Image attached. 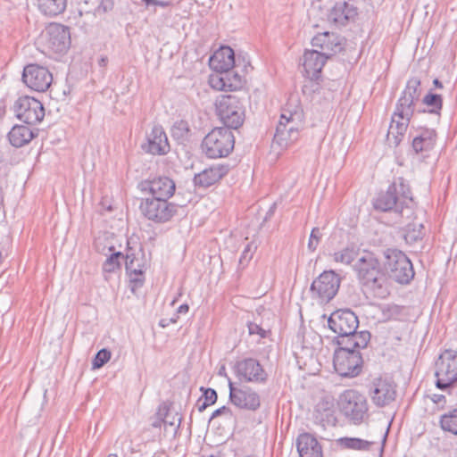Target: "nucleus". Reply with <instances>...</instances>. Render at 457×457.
Segmentation results:
<instances>
[{
    "instance_id": "c85d7f7f",
    "label": "nucleus",
    "mask_w": 457,
    "mask_h": 457,
    "mask_svg": "<svg viewBox=\"0 0 457 457\" xmlns=\"http://www.w3.org/2000/svg\"><path fill=\"white\" fill-rule=\"evenodd\" d=\"M235 53L230 46H222L210 58V66L216 73L226 71L236 66Z\"/></svg>"
},
{
    "instance_id": "393cba45",
    "label": "nucleus",
    "mask_w": 457,
    "mask_h": 457,
    "mask_svg": "<svg viewBox=\"0 0 457 457\" xmlns=\"http://www.w3.org/2000/svg\"><path fill=\"white\" fill-rule=\"evenodd\" d=\"M175 182L168 177H158L143 184V190H148L151 197L169 200L175 192Z\"/></svg>"
},
{
    "instance_id": "c756f323",
    "label": "nucleus",
    "mask_w": 457,
    "mask_h": 457,
    "mask_svg": "<svg viewBox=\"0 0 457 457\" xmlns=\"http://www.w3.org/2000/svg\"><path fill=\"white\" fill-rule=\"evenodd\" d=\"M296 448L300 457H323L322 448L318 440L309 433L298 436Z\"/></svg>"
},
{
    "instance_id": "473e14b6",
    "label": "nucleus",
    "mask_w": 457,
    "mask_h": 457,
    "mask_svg": "<svg viewBox=\"0 0 457 457\" xmlns=\"http://www.w3.org/2000/svg\"><path fill=\"white\" fill-rule=\"evenodd\" d=\"M39 12L45 16L55 17L67 7V0H37Z\"/></svg>"
},
{
    "instance_id": "680f3d73",
    "label": "nucleus",
    "mask_w": 457,
    "mask_h": 457,
    "mask_svg": "<svg viewBox=\"0 0 457 457\" xmlns=\"http://www.w3.org/2000/svg\"><path fill=\"white\" fill-rule=\"evenodd\" d=\"M433 85L436 87V88H443L444 86H443V83L438 79H435L433 80Z\"/></svg>"
},
{
    "instance_id": "39448f33",
    "label": "nucleus",
    "mask_w": 457,
    "mask_h": 457,
    "mask_svg": "<svg viewBox=\"0 0 457 457\" xmlns=\"http://www.w3.org/2000/svg\"><path fill=\"white\" fill-rule=\"evenodd\" d=\"M383 255V269L389 278L401 285L409 284L414 278L415 272L407 255L396 248L386 249Z\"/></svg>"
},
{
    "instance_id": "ea45409f",
    "label": "nucleus",
    "mask_w": 457,
    "mask_h": 457,
    "mask_svg": "<svg viewBox=\"0 0 457 457\" xmlns=\"http://www.w3.org/2000/svg\"><path fill=\"white\" fill-rule=\"evenodd\" d=\"M440 425L445 431L457 435V409L442 415L440 418Z\"/></svg>"
},
{
    "instance_id": "a211bd4d",
    "label": "nucleus",
    "mask_w": 457,
    "mask_h": 457,
    "mask_svg": "<svg viewBox=\"0 0 457 457\" xmlns=\"http://www.w3.org/2000/svg\"><path fill=\"white\" fill-rule=\"evenodd\" d=\"M144 152L153 155H165L170 152V146L167 135L161 125H154L147 135L146 142L142 144Z\"/></svg>"
},
{
    "instance_id": "bf43d9fd",
    "label": "nucleus",
    "mask_w": 457,
    "mask_h": 457,
    "mask_svg": "<svg viewBox=\"0 0 457 457\" xmlns=\"http://www.w3.org/2000/svg\"><path fill=\"white\" fill-rule=\"evenodd\" d=\"M188 311H189V306H188V304H187V303H183V304H181V305L178 308V310H177V314H176V315H178V314H186V313H187V312H188Z\"/></svg>"
},
{
    "instance_id": "13d9d810",
    "label": "nucleus",
    "mask_w": 457,
    "mask_h": 457,
    "mask_svg": "<svg viewBox=\"0 0 457 457\" xmlns=\"http://www.w3.org/2000/svg\"><path fill=\"white\" fill-rule=\"evenodd\" d=\"M276 209H277V204H276V203H274V204H271V206L270 207V209L266 212V215L264 217V221H267L268 220H270L274 215Z\"/></svg>"
},
{
    "instance_id": "ddd939ff",
    "label": "nucleus",
    "mask_w": 457,
    "mask_h": 457,
    "mask_svg": "<svg viewBox=\"0 0 457 457\" xmlns=\"http://www.w3.org/2000/svg\"><path fill=\"white\" fill-rule=\"evenodd\" d=\"M15 116L28 125H35L45 117L43 104L37 99L29 96H20L13 104Z\"/></svg>"
},
{
    "instance_id": "20e7f679",
    "label": "nucleus",
    "mask_w": 457,
    "mask_h": 457,
    "mask_svg": "<svg viewBox=\"0 0 457 457\" xmlns=\"http://www.w3.org/2000/svg\"><path fill=\"white\" fill-rule=\"evenodd\" d=\"M353 270L361 287L375 297L383 299L389 295L380 261L373 252L363 251L354 263Z\"/></svg>"
},
{
    "instance_id": "cd10ccee",
    "label": "nucleus",
    "mask_w": 457,
    "mask_h": 457,
    "mask_svg": "<svg viewBox=\"0 0 457 457\" xmlns=\"http://www.w3.org/2000/svg\"><path fill=\"white\" fill-rule=\"evenodd\" d=\"M340 412L350 422L358 425L368 417L367 402H337Z\"/></svg>"
},
{
    "instance_id": "e2e57ef3",
    "label": "nucleus",
    "mask_w": 457,
    "mask_h": 457,
    "mask_svg": "<svg viewBox=\"0 0 457 457\" xmlns=\"http://www.w3.org/2000/svg\"><path fill=\"white\" fill-rule=\"evenodd\" d=\"M258 399H259V396L256 393H251L248 395V400L254 401V400H258Z\"/></svg>"
},
{
    "instance_id": "4468645a",
    "label": "nucleus",
    "mask_w": 457,
    "mask_h": 457,
    "mask_svg": "<svg viewBox=\"0 0 457 457\" xmlns=\"http://www.w3.org/2000/svg\"><path fill=\"white\" fill-rule=\"evenodd\" d=\"M22 81L32 90L45 92L53 82V75L46 67L30 63L23 69Z\"/></svg>"
},
{
    "instance_id": "c9c22d12",
    "label": "nucleus",
    "mask_w": 457,
    "mask_h": 457,
    "mask_svg": "<svg viewBox=\"0 0 457 457\" xmlns=\"http://www.w3.org/2000/svg\"><path fill=\"white\" fill-rule=\"evenodd\" d=\"M112 252L111 255L103 263V271L105 273H112L120 270L121 268V261H125V255L121 252H113L114 246L109 247Z\"/></svg>"
},
{
    "instance_id": "1a4fd4ad",
    "label": "nucleus",
    "mask_w": 457,
    "mask_h": 457,
    "mask_svg": "<svg viewBox=\"0 0 457 457\" xmlns=\"http://www.w3.org/2000/svg\"><path fill=\"white\" fill-rule=\"evenodd\" d=\"M436 386L446 389L457 381V352L452 349L444 351L435 363Z\"/></svg>"
},
{
    "instance_id": "58836bf2",
    "label": "nucleus",
    "mask_w": 457,
    "mask_h": 457,
    "mask_svg": "<svg viewBox=\"0 0 457 457\" xmlns=\"http://www.w3.org/2000/svg\"><path fill=\"white\" fill-rule=\"evenodd\" d=\"M337 445L344 449L368 450L370 442L357 437H340L337 440Z\"/></svg>"
},
{
    "instance_id": "f3484780",
    "label": "nucleus",
    "mask_w": 457,
    "mask_h": 457,
    "mask_svg": "<svg viewBox=\"0 0 457 457\" xmlns=\"http://www.w3.org/2000/svg\"><path fill=\"white\" fill-rule=\"evenodd\" d=\"M358 16V8L351 1L337 2L328 14V21L340 28L353 22Z\"/></svg>"
},
{
    "instance_id": "5701e85b",
    "label": "nucleus",
    "mask_w": 457,
    "mask_h": 457,
    "mask_svg": "<svg viewBox=\"0 0 457 457\" xmlns=\"http://www.w3.org/2000/svg\"><path fill=\"white\" fill-rule=\"evenodd\" d=\"M371 335L369 331L363 330L354 332L350 335H339L333 339V343L337 345L336 350L359 351L365 349L370 341Z\"/></svg>"
},
{
    "instance_id": "0e129e2a",
    "label": "nucleus",
    "mask_w": 457,
    "mask_h": 457,
    "mask_svg": "<svg viewBox=\"0 0 457 457\" xmlns=\"http://www.w3.org/2000/svg\"><path fill=\"white\" fill-rule=\"evenodd\" d=\"M219 375H224L225 377H227V374L225 372V367L222 366L220 370H219Z\"/></svg>"
},
{
    "instance_id": "6e6d98bb",
    "label": "nucleus",
    "mask_w": 457,
    "mask_h": 457,
    "mask_svg": "<svg viewBox=\"0 0 457 457\" xmlns=\"http://www.w3.org/2000/svg\"><path fill=\"white\" fill-rule=\"evenodd\" d=\"M358 393L354 390H345L341 395L340 400H358Z\"/></svg>"
},
{
    "instance_id": "f704fd0d",
    "label": "nucleus",
    "mask_w": 457,
    "mask_h": 457,
    "mask_svg": "<svg viewBox=\"0 0 457 457\" xmlns=\"http://www.w3.org/2000/svg\"><path fill=\"white\" fill-rule=\"evenodd\" d=\"M125 268L127 273L132 274L136 272H144L145 270L144 262L136 256V253L133 248L129 246V243L125 254Z\"/></svg>"
},
{
    "instance_id": "774afa93",
    "label": "nucleus",
    "mask_w": 457,
    "mask_h": 457,
    "mask_svg": "<svg viewBox=\"0 0 457 457\" xmlns=\"http://www.w3.org/2000/svg\"><path fill=\"white\" fill-rule=\"evenodd\" d=\"M237 457H253V455H247V456H237Z\"/></svg>"
},
{
    "instance_id": "4c0bfd02",
    "label": "nucleus",
    "mask_w": 457,
    "mask_h": 457,
    "mask_svg": "<svg viewBox=\"0 0 457 457\" xmlns=\"http://www.w3.org/2000/svg\"><path fill=\"white\" fill-rule=\"evenodd\" d=\"M170 132L174 139L184 142L189 139L191 129L187 120H179L173 124Z\"/></svg>"
},
{
    "instance_id": "4be33fe9",
    "label": "nucleus",
    "mask_w": 457,
    "mask_h": 457,
    "mask_svg": "<svg viewBox=\"0 0 457 457\" xmlns=\"http://www.w3.org/2000/svg\"><path fill=\"white\" fill-rule=\"evenodd\" d=\"M437 140V133L433 129L420 128V133L411 140V149L416 155L422 158L429 156V153L435 148Z\"/></svg>"
},
{
    "instance_id": "c03bdc74",
    "label": "nucleus",
    "mask_w": 457,
    "mask_h": 457,
    "mask_svg": "<svg viewBox=\"0 0 457 457\" xmlns=\"http://www.w3.org/2000/svg\"><path fill=\"white\" fill-rule=\"evenodd\" d=\"M322 237V233L320 228H313L312 229L309 241H308V250L312 253L315 252L318 245L320 243Z\"/></svg>"
},
{
    "instance_id": "72a5a7b5",
    "label": "nucleus",
    "mask_w": 457,
    "mask_h": 457,
    "mask_svg": "<svg viewBox=\"0 0 457 457\" xmlns=\"http://www.w3.org/2000/svg\"><path fill=\"white\" fill-rule=\"evenodd\" d=\"M426 108L419 109V113H430L440 116L443 109V97L441 95L429 91L421 100Z\"/></svg>"
},
{
    "instance_id": "e433bc0d",
    "label": "nucleus",
    "mask_w": 457,
    "mask_h": 457,
    "mask_svg": "<svg viewBox=\"0 0 457 457\" xmlns=\"http://www.w3.org/2000/svg\"><path fill=\"white\" fill-rule=\"evenodd\" d=\"M424 237V226L421 223H409L406 226L404 240L409 245H413Z\"/></svg>"
},
{
    "instance_id": "f03ea898",
    "label": "nucleus",
    "mask_w": 457,
    "mask_h": 457,
    "mask_svg": "<svg viewBox=\"0 0 457 457\" xmlns=\"http://www.w3.org/2000/svg\"><path fill=\"white\" fill-rule=\"evenodd\" d=\"M372 205L376 211L395 212L406 220L414 217L412 192L408 182L402 177L390 184L386 191L379 192L373 199Z\"/></svg>"
},
{
    "instance_id": "f8f14e48",
    "label": "nucleus",
    "mask_w": 457,
    "mask_h": 457,
    "mask_svg": "<svg viewBox=\"0 0 457 457\" xmlns=\"http://www.w3.org/2000/svg\"><path fill=\"white\" fill-rule=\"evenodd\" d=\"M43 39L49 54H65L71 46L70 29L60 23H50L46 29Z\"/></svg>"
},
{
    "instance_id": "69168bd1",
    "label": "nucleus",
    "mask_w": 457,
    "mask_h": 457,
    "mask_svg": "<svg viewBox=\"0 0 457 457\" xmlns=\"http://www.w3.org/2000/svg\"><path fill=\"white\" fill-rule=\"evenodd\" d=\"M378 407H385L387 402H376Z\"/></svg>"
},
{
    "instance_id": "0eeeda50",
    "label": "nucleus",
    "mask_w": 457,
    "mask_h": 457,
    "mask_svg": "<svg viewBox=\"0 0 457 457\" xmlns=\"http://www.w3.org/2000/svg\"><path fill=\"white\" fill-rule=\"evenodd\" d=\"M216 113L224 128L237 129L245 121V106L241 99L235 95L221 96L215 104Z\"/></svg>"
},
{
    "instance_id": "37998d69",
    "label": "nucleus",
    "mask_w": 457,
    "mask_h": 457,
    "mask_svg": "<svg viewBox=\"0 0 457 457\" xmlns=\"http://www.w3.org/2000/svg\"><path fill=\"white\" fill-rule=\"evenodd\" d=\"M111 358V352L105 348L101 349L96 354L92 364L94 369L103 367Z\"/></svg>"
},
{
    "instance_id": "49530a36",
    "label": "nucleus",
    "mask_w": 457,
    "mask_h": 457,
    "mask_svg": "<svg viewBox=\"0 0 457 457\" xmlns=\"http://www.w3.org/2000/svg\"><path fill=\"white\" fill-rule=\"evenodd\" d=\"M256 249L255 246L253 245V244L249 243L245 245L240 258H239V265L243 268L245 267L251 259L253 258L254 250Z\"/></svg>"
},
{
    "instance_id": "9b49d317",
    "label": "nucleus",
    "mask_w": 457,
    "mask_h": 457,
    "mask_svg": "<svg viewBox=\"0 0 457 457\" xmlns=\"http://www.w3.org/2000/svg\"><path fill=\"white\" fill-rule=\"evenodd\" d=\"M333 365L341 377L353 378L361 372L363 358L359 351L335 350Z\"/></svg>"
},
{
    "instance_id": "6ab92c4d",
    "label": "nucleus",
    "mask_w": 457,
    "mask_h": 457,
    "mask_svg": "<svg viewBox=\"0 0 457 457\" xmlns=\"http://www.w3.org/2000/svg\"><path fill=\"white\" fill-rule=\"evenodd\" d=\"M397 384L390 376H379L372 380L369 387L372 400H395L398 397Z\"/></svg>"
},
{
    "instance_id": "7ed1b4c3",
    "label": "nucleus",
    "mask_w": 457,
    "mask_h": 457,
    "mask_svg": "<svg viewBox=\"0 0 457 457\" xmlns=\"http://www.w3.org/2000/svg\"><path fill=\"white\" fill-rule=\"evenodd\" d=\"M304 127L305 117L300 101L297 98H290L281 110L273 143L281 148L289 147L300 138Z\"/></svg>"
},
{
    "instance_id": "7c9ffc66",
    "label": "nucleus",
    "mask_w": 457,
    "mask_h": 457,
    "mask_svg": "<svg viewBox=\"0 0 457 457\" xmlns=\"http://www.w3.org/2000/svg\"><path fill=\"white\" fill-rule=\"evenodd\" d=\"M37 136V129L23 125H14L7 135L10 144L16 148L28 145Z\"/></svg>"
},
{
    "instance_id": "79ce46f5",
    "label": "nucleus",
    "mask_w": 457,
    "mask_h": 457,
    "mask_svg": "<svg viewBox=\"0 0 457 457\" xmlns=\"http://www.w3.org/2000/svg\"><path fill=\"white\" fill-rule=\"evenodd\" d=\"M404 310L405 307L402 305L387 304L383 309V315L388 320H397L402 319Z\"/></svg>"
},
{
    "instance_id": "a878e982",
    "label": "nucleus",
    "mask_w": 457,
    "mask_h": 457,
    "mask_svg": "<svg viewBox=\"0 0 457 457\" xmlns=\"http://www.w3.org/2000/svg\"><path fill=\"white\" fill-rule=\"evenodd\" d=\"M337 408L335 402H317L312 411L313 421L323 428L335 427L337 424Z\"/></svg>"
},
{
    "instance_id": "9d476101",
    "label": "nucleus",
    "mask_w": 457,
    "mask_h": 457,
    "mask_svg": "<svg viewBox=\"0 0 457 457\" xmlns=\"http://www.w3.org/2000/svg\"><path fill=\"white\" fill-rule=\"evenodd\" d=\"M341 278L334 270H325L315 278L310 287L312 297L320 303L330 302L337 294Z\"/></svg>"
},
{
    "instance_id": "aec40b11",
    "label": "nucleus",
    "mask_w": 457,
    "mask_h": 457,
    "mask_svg": "<svg viewBox=\"0 0 457 457\" xmlns=\"http://www.w3.org/2000/svg\"><path fill=\"white\" fill-rule=\"evenodd\" d=\"M236 375L240 379L251 382H264L267 373L260 362L253 358H246L239 361L235 365Z\"/></svg>"
},
{
    "instance_id": "a18cd8bd",
    "label": "nucleus",
    "mask_w": 457,
    "mask_h": 457,
    "mask_svg": "<svg viewBox=\"0 0 457 457\" xmlns=\"http://www.w3.org/2000/svg\"><path fill=\"white\" fill-rule=\"evenodd\" d=\"M129 276L130 290L135 293L145 282L144 272L128 273Z\"/></svg>"
},
{
    "instance_id": "2f4dec72",
    "label": "nucleus",
    "mask_w": 457,
    "mask_h": 457,
    "mask_svg": "<svg viewBox=\"0 0 457 457\" xmlns=\"http://www.w3.org/2000/svg\"><path fill=\"white\" fill-rule=\"evenodd\" d=\"M159 415L164 416V429L167 430L170 427L176 434L180 426L182 418L178 411L171 409L170 403L163 402L162 404L159 406Z\"/></svg>"
},
{
    "instance_id": "423d86ee",
    "label": "nucleus",
    "mask_w": 457,
    "mask_h": 457,
    "mask_svg": "<svg viewBox=\"0 0 457 457\" xmlns=\"http://www.w3.org/2000/svg\"><path fill=\"white\" fill-rule=\"evenodd\" d=\"M201 146L209 158L227 157L234 149L235 137L228 128H214L204 137Z\"/></svg>"
},
{
    "instance_id": "f257e3e1",
    "label": "nucleus",
    "mask_w": 457,
    "mask_h": 457,
    "mask_svg": "<svg viewBox=\"0 0 457 457\" xmlns=\"http://www.w3.org/2000/svg\"><path fill=\"white\" fill-rule=\"evenodd\" d=\"M421 92L420 79L410 78L395 104L387 134L388 140L395 147L403 140L414 115L419 113L417 104L420 101Z\"/></svg>"
},
{
    "instance_id": "052dcab7",
    "label": "nucleus",
    "mask_w": 457,
    "mask_h": 457,
    "mask_svg": "<svg viewBox=\"0 0 457 457\" xmlns=\"http://www.w3.org/2000/svg\"><path fill=\"white\" fill-rule=\"evenodd\" d=\"M216 402H203V404L201 406H199V411H203L204 410H205L208 406H211L212 404H214Z\"/></svg>"
},
{
    "instance_id": "6e6552de",
    "label": "nucleus",
    "mask_w": 457,
    "mask_h": 457,
    "mask_svg": "<svg viewBox=\"0 0 457 457\" xmlns=\"http://www.w3.org/2000/svg\"><path fill=\"white\" fill-rule=\"evenodd\" d=\"M179 205L160 197H145L139 209L142 214L155 223H165L177 213Z\"/></svg>"
},
{
    "instance_id": "09e8293b",
    "label": "nucleus",
    "mask_w": 457,
    "mask_h": 457,
    "mask_svg": "<svg viewBox=\"0 0 457 457\" xmlns=\"http://www.w3.org/2000/svg\"><path fill=\"white\" fill-rule=\"evenodd\" d=\"M198 390L201 392V395L197 400H217L218 398L217 392L212 388L201 386Z\"/></svg>"
},
{
    "instance_id": "5fc2aeb1",
    "label": "nucleus",
    "mask_w": 457,
    "mask_h": 457,
    "mask_svg": "<svg viewBox=\"0 0 457 457\" xmlns=\"http://www.w3.org/2000/svg\"><path fill=\"white\" fill-rule=\"evenodd\" d=\"M142 3L145 4L146 7H149L150 5H156L162 8L169 7L170 5V1H162V0H141Z\"/></svg>"
},
{
    "instance_id": "4d7b16f0",
    "label": "nucleus",
    "mask_w": 457,
    "mask_h": 457,
    "mask_svg": "<svg viewBox=\"0 0 457 457\" xmlns=\"http://www.w3.org/2000/svg\"><path fill=\"white\" fill-rule=\"evenodd\" d=\"M179 320V315H174L172 318L170 319H162L160 321H159V325L160 327L162 328H166L168 327L170 324H173V323H176Z\"/></svg>"
},
{
    "instance_id": "338daca9",
    "label": "nucleus",
    "mask_w": 457,
    "mask_h": 457,
    "mask_svg": "<svg viewBox=\"0 0 457 457\" xmlns=\"http://www.w3.org/2000/svg\"><path fill=\"white\" fill-rule=\"evenodd\" d=\"M107 457H118L117 454L110 453Z\"/></svg>"
},
{
    "instance_id": "603ef678",
    "label": "nucleus",
    "mask_w": 457,
    "mask_h": 457,
    "mask_svg": "<svg viewBox=\"0 0 457 457\" xmlns=\"http://www.w3.org/2000/svg\"><path fill=\"white\" fill-rule=\"evenodd\" d=\"M228 386H229V399L230 401H233V400H242L241 399V396H238L237 395V393L240 394V395H243L244 397H245V400H247L246 396H245V392H244L243 390L241 389H237L233 383L231 382L230 379H228Z\"/></svg>"
},
{
    "instance_id": "bb28decb",
    "label": "nucleus",
    "mask_w": 457,
    "mask_h": 457,
    "mask_svg": "<svg viewBox=\"0 0 457 457\" xmlns=\"http://www.w3.org/2000/svg\"><path fill=\"white\" fill-rule=\"evenodd\" d=\"M327 60V57L318 53V49L306 50L303 54V62L306 77L311 80H319Z\"/></svg>"
},
{
    "instance_id": "412c9836",
    "label": "nucleus",
    "mask_w": 457,
    "mask_h": 457,
    "mask_svg": "<svg viewBox=\"0 0 457 457\" xmlns=\"http://www.w3.org/2000/svg\"><path fill=\"white\" fill-rule=\"evenodd\" d=\"M312 45L315 49H318L319 54L328 59L341 52L344 48L339 36L329 32L316 35L312 40Z\"/></svg>"
},
{
    "instance_id": "864d4df0",
    "label": "nucleus",
    "mask_w": 457,
    "mask_h": 457,
    "mask_svg": "<svg viewBox=\"0 0 457 457\" xmlns=\"http://www.w3.org/2000/svg\"><path fill=\"white\" fill-rule=\"evenodd\" d=\"M164 416L159 415V409L157 410L155 415L150 419V425L153 428H161L162 425L164 426Z\"/></svg>"
},
{
    "instance_id": "b1692460",
    "label": "nucleus",
    "mask_w": 457,
    "mask_h": 457,
    "mask_svg": "<svg viewBox=\"0 0 457 457\" xmlns=\"http://www.w3.org/2000/svg\"><path fill=\"white\" fill-rule=\"evenodd\" d=\"M230 170L229 164H216L204 169L194 177L195 187L207 188L219 182Z\"/></svg>"
},
{
    "instance_id": "dca6fc26",
    "label": "nucleus",
    "mask_w": 457,
    "mask_h": 457,
    "mask_svg": "<svg viewBox=\"0 0 457 457\" xmlns=\"http://www.w3.org/2000/svg\"><path fill=\"white\" fill-rule=\"evenodd\" d=\"M237 65L226 70L220 73L212 74L209 78L210 86L219 91H237L241 89L245 83V75L240 74L237 70Z\"/></svg>"
},
{
    "instance_id": "3c124183",
    "label": "nucleus",
    "mask_w": 457,
    "mask_h": 457,
    "mask_svg": "<svg viewBox=\"0 0 457 457\" xmlns=\"http://www.w3.org/2000/svg\"><path fill=\"white\" fill-rule=\"evenodd\" d=\"M237 409L256 411L260 407V402H231Z\"/></svg>"
},
{
    "instance_id": "de8ad7c7",
    "label": "nucleus",
    "mask_w": 457,
    "mask_h": 457,
    "mask_svg": "<svg viewBox=\"0 0 457 457\" xmlns=\"http://www.w3.org/2000/svg\"><path fill=\"white\" fill-rule=\"evenodd\" d=\"M220 416H223L224 418H226L227 420H229L232 418L233 416V412L231 411V409L226 405H223L220 408H218L217 410H215L212 414L211 415V418L210 420H213L217 417H220Z\"/></svg>"
},
{
    "instance_id": "a19ab883",
    "label": "nucleus",
    "mask_w": 457,
    "mask_h": 457,
    "mask_svg": "<svg viewBox=\"0 0 457 457\" xmlns=\"http://www.w3.org/2000/svg\"><path fill=\"white\" fill-rule=\"evenodd\" d=\"M356 256V253L353 248L346 247L341 251L336 252L333 254V259L337 262L344 264H351Z\"/></svg>"
},
{
    "instance_id": "8fccbe9b",
    "label": "nucleus",
    "mask_w": 457,
    "mask_h": 457,
    "mask_svg": "<svg viewBox=\"0 0 457 457\" xmlns=\"http://www.w3.org/2000/svg\"><path fill=\"white\" fill-rule=\"evenodd\" d=\"M248 331L250 335H259L261 338H265L267 336L266 330H264L260 325L248 322L247 324Z\"/></svg>"
},
{
    "instance_id": "2eb2a0df",
    "label": "nucleus",
    "mask_w": 457,
    "mask_h": 457,
    "mask_svg": "<svg viewBox=\"0 0 457 457\" xmlns=\"http://www.w3.org/2000/svg\"><path fill=\"white\" fill-rule=\"evenodd\" d=\"M328 328L337 336L357 332L359 320L357 315L350 309H340L329 316Z\"/></svg>"
}]
</instances>
